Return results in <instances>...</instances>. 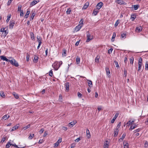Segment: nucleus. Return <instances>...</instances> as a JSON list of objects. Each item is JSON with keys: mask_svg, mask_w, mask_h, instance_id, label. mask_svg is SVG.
Returning a JSON list of instances; mask_svg holds the SVG:
<instances>
[{"mask_svg": "<svg viewBox=\"0 0 148 148\" xmlns=\"http://www.w3.org/2000/svg\"><path fill=\"white\" fill-rule=\"evenodd\" d=\"M86 36L87 38V39L86 42H88L90 40H92L93 38V37L92 36H90V34L89 32H87L86 33Z\"/></svg>", "mask_w": 148, "mask_h": 148, "instance_id": "f257e3e1", "label": "nucleus"}, {"mask_svg": "<svg viewBox=\"0 0 148 148\" xmlns=\"http://www.w3.org/2000/svg\"><path fill=\"white\" fill-rule=\"evenodd\" d=\"M10 62L12 65L15 66L16 67H18L19 65L18 63L14 59L10 60Z\"/></svg>", "mask_w": 148, "mask_h": 148, "instance_id": "f03ea898", "label": "nucleus"}, {"mask_svg": "<svg viewBox=\"0 0 148 148\" xmlns=\"http://www.w3.org/2000/svg\"><path fill=\"white\" fill-rule=\"evenodd\" d=\"M103 5L102 2H100L98 3L96 6V9L98 10L100 9L102 7Z\"/></svg>", "mask_w": 148, "mask_h": 148, "instance_id": "7ed1b4c3", "label": "nucleus"}, {"mask_svg": "<svg viewBox=\"0 0 148 148\" xmlns=\"http://www.w3.org/2000/svg\"><path fill=\"white\" fill-rule=\"evenodd\" d=\"M119 114V112H117L115 115L114 116L113 119L111 121V123H114L115 120L116 119L117 117L118 116Z\"/></svg>", "mask_w": 148, "mask_h": 148, "instance_id": "20e7f679", "label": "nucleus"}, {"mask_svg": "<svg viewBox=\"0 0 148 148\" xmlns=\"http://www.w3.org/2000/svg\"><path fill=\"white\" fill-rule=\"evenodd\" d=\"M14 24L15 23L14 21H10L9 25V28L11 29H12L14 26Z\"/></svg>", "mask_w": 148, "mask_h": 148, "instance_id": "39448f33", "label": "nucleus"}, {"mask_svg": "<svg viewBox=\"0 0 148 148\" xmlns=\"http://www.w3.org/2000/svg\"><path fill=\"white\" fill-rule=\"evenodd\" d=\"M105 69L106 71L107 75L109 77H110V71L108 67H106V68Z\"/></svg>", "mask_w": 148, "mask_h": 148, "instance_id": "423d86ee", "label": "nucleus"}, {"mask_svg": "<svg viewBox=\"0 0 148 148\" xmlns=\"http://www.w3.org/2000/svg\"><path fill=\"white\" fill-rule=\"evenodd\" d=\"M39 0H34L33 1H32L30 4V5L31 6H32L33 5H34L36 3H38L39 2Z\"/></svg>", "mask_w": 148, "mask_h": 148, "instance_id": "0eeeda50", "label": "nucleus"}, {"mask_svg": "<svg viewBox=\"0 0 148 148\" xmlns=\"http://www.w3.org/2000/svg\"><path fill=\"white\" fill-rule=\"evenodd\" d=\"M119 132V130L118 129V128H116L115 129H114V137H116L117 136Z\"/></svg>", "mask_w": 148, "mask_h": 148, "instance_id": "6e6552de", "label": "nucleus"}, {"mask_svg": "<svg viewBox=\"0 0 148 148\" xmlns=\"http://www.w3.org/2000/svg\"><path fill=\"white\" fill-rule=\"evenodd\" d=\"M116 2L120 5L125 4V3L123 1L121 0H116Z\"/></svg>", "mask_w": 148, "mask_h": 148, "instance_id": "1a4fd4ad", "label": "nucleus"}, {"mask_svg": "<svg viewBox=\"0 0 148 148\" xmlns=\"http://www.w3.org/2000/svg\"><path fill=\"white\" fill-rule=\"evenodd\" d=\"M64 87L66 88V90L68 91L69 90V82H66L64 84Z\"/></svg>", "mask_w": 148, "mask_h": 148, "instance_id": "9d476101", "label": "nucleus"}, {"mask_svg": "<svg viewBox=\"0 0 148 148\" xmlns=\"http://www.w3.org/2000/svg\"><path fill=\"white\" fill-rule=\"evenodd\" d=\"M77 123V122L75 121V122L73 121L72 122L70 123L68 125V126L69 127H73L76 123Z\"/></svg>", "mask_w": 148, "mask_h": 148, "instance_id": "9b49d317", "label": "nucleus"}, {"mask_svg": "<svg viewBox=\"0 0 148 148\" xmlns=\"http://www.w3.org/2000/svg\"><path fill=\"white\" fill-rule=\"evenodd\" d=\"M1 59L7 62H9L10 60L8 59L6 57L4 56H1L0 57Z\"/></svg>", "mask_w": 148, "mask_h": 148, "instance_id": "f8f14e48", "label": "nucleus"}, {"mask_svg": "<svg viewBox=\"0 0 148 148\" xmlns=\"http://www.w3.org/2000/svg\"><path fill=\"white\" fill-rule=\"evenodd\" d=\"M142 30V28L141 26L137 27L136 28L135 31L136 32H139Z\"/></svg>", "mask_w": 148, "mask_h": 148, "instance_id": "ddd939ff", "label": "nucleus"}, {"mask_svg": "<svg viewBox=\"0 0 148 148\" xmlns=\"http://www.w3.org/2000/svg\"><path fill=\"white\" fill-rule=\"evenodd\" d=\"M37 41L38 42V44H41L42 43L41 41L42 40V39L41 37L40 36H37Z\"/></svg>", "mask_w": 148, "mask_h": 148, "instance_id": "4468645a", "label": "nucleus"}, {"mask_svg": "<svg viewBox=\"0 0 148 148\" xmlns=\"http://www.w3.org/2000/svg\"><path fill=\"white\" fill-rule=\"evenodd\" d=\"M19 126V124L16 125L15 126L12 127L11 130V131H13L16 129H17L18 128Z\"/></svg>", "mask_w": 148, "mask_h": 148, "instance_id": "2eb2a0df", "label": "nucleus"}, {"mask_svg": "<svg viewBox=\"0 0 148 148\" xmlns=\"http://www.w3.org/2000/svg\"><path fill=\"white\" fill-rule=\"evenodd\" d=\"M62 64V61H60L59 62L57 61H56L54 62V65L56 66V65H55V64H58V65L60 67V66Z\"/></svg>", "mask_w": 148, "mask_h": 148, "instance_id": "dca6fc26", "label": "nucleus"}, {"mask_svg": "<svg viewBox=\"0 0 148 148\" xmlns=\"http://www.w3.org/2000/svg\"><path fill=\"white\" fill-rule=\"evenodd\" d=\"M10 116L9 115H8L7 114H5L2 117V119H4V120H5L7 119H8L10 117Z\"/></svg>", "mask_w": 148, "mask_h": 148, "instance_id": "f3484780", "label": "nucleus"}, {"mask_svg": "<svg viewBox=\"0 0 148 148\" xmlns=\"http://www.w3.org/2000/svg\"><path fill=\"white\" fill-rule=\"evenodd\" d=\"M56 65H54V63L53 64L52 66L53 67V68H54L56 70H58V69L60 68V66H59L58 64H56Z\"/></svg>", "mask_w": 148, "mask_h": 148, "instance_id": "a211bd4d", "label": "nucleus"}, {"mask_svg": "<svg viewBox=\"0 0 148 148\" xmlns=\"http://www.w3.org/2000/svg\"><path fill=\"white\" fill-rule=\"evenodd\" d=\"M108 141L106 140L104 144L103 148H108Z\"/></svg>", "mask_w": 148, "mask_h": 148, "instance_id": "6ab92c4d", "label": "nucleus"}, {"mask_svg": "<svg viewBox=\"0 0 148 148\" xmlns=\"http://www.w3.org/2000/svg\"><path fill=\"white\" fill-rule=\"evenodd\" d=\"M12 95H13V96L16 99H18L19 98V96L18 94L16 93L15 92H13Z\"/></svg>", "mask_w": 148, "mask_h": 148, "instance_id": "aec40b11", "label": "nucleus"}, {"mask_svg": "<svg viewBox=\"0 0 148 148\" xmlns=\"http://www.w3.org/2000/svg\"><path fill=\"white\" fill-rule=\"evenodd\" d=\"M99 10L96 9H95L93 11V14H94V15L96 16L97 15V14L99 12Z\"/></svg>", "mask_w": 148, "mask_h": 148, "instance_id": "412c9836", "label": "nucleus"}, {"mask_svg": "<svg viewBox=\"0 0 148 148\" xmlns=\"http://www.w3.org/2000/svg\"><path fill=\"white\" fill-rule=\"evenodd\" d=\"M86 132L87 137L88 138H89L90 136V134L89 131L88 129L86 130Z\"/></svg>", "mask_w": 148, "mask_h": 148, "instance_id": "4be33fe9", "label": "nucleus"}, {"mask_svg": "<svg viewBox=\"0 0 148 148\" xmlns=\"http://www.w3.org/2000/svg\"><path fill=\"white\" fill-rule=\"evenodd\" d=\"M38 57L37 56H35L33 60V62L34 63H36L38 62Z\"/></svg>", "mask_w": 148, "mask_h": 148, "instance_id": "5701e85b", "label": "nucleus"}, {"mask_svg": "<svg viewBox=\"0 0 148 148\" xmlns=\"http://www.w3.org/2000/svg\"><path fill=\"white\" fill-rule=\"evenodd\" d=\"M30 13V11H27L25 14V15L24 17L25 18H27L28 17Z\"/></svg>", "mask_w": 148, "mask_h": 148, "instance_id": "b1692460", "label": "nucleus"}, {"mask_svg": "<svg viewBox=\"0 0 148 148\" xmlns=\"http://www.w3.org/2000/svg\"><path fill=\"white\" fill-rule=\"evenodd\" d=\"M81 26L78 25L75 27V30L76 31H78L81 29Z\"/></svg>", "mask_w": 148, "mask_h": 148, "instance_id": "393cba45", "label": "nucleus"}, {"mask_svg": "<svg viewBox=\"0 0 148 148\" xmlns=\"http://www.w3.org/2000/svg\"><path fill=\"white\" fill-rule=\"evenodd\" d=\"M30 124H29L28 125L23 127L22 129L24 130H26V129L29 128L30 127Z\"/></svg>", "mask_w": 148, "mask_h": 148, "instance_id": "a878e982", "label": "nucleus"}, {"mask_svg": "<svg viewBox=\"0 0 148 148\" xmlns=\"http://www.w3.org/2000/svg\"><path fill=\"white\" fill-rule=\"evenodd\" d=\"M31 14L32 15L31 16V18L32 20L34 19V16L35 15V13L34 12H32Z\"/></svg>", "mask_w": 148, "mask_h": 148, "instance_id": "bb28decb", "label": "nucleus"}, {"mask_svg": "<svg viewBox=\"0 0 148 148\" xmlns=\"http://www.w3.org/2000/svg\"><path fill=\"white\" fill-rule=\"evenodd\" d=\"M5 32H3L2 33V36L3 37H4L6 36L8 33L6 31H4Z\"/></svg>", "mask_w": 148, "mask_h": 148, "instance_id": "cd10ccee", "label": "nucleus"}, {"mask_svg": "<svg viewBox=\"0 0 148 148\" xmlns=\"http://www.w3.org/2000/svg\"><path fill=\"white\" fill-rule=\"evenodd\" d=\"M1 96L3 98H4L5 97V95L4 92L3 91L1 92L0 93Z\"/></svg>", "mask_w": 148, "mask_h": 148, "instance_id": "c85d7f7f", "label": "nucleus"}, {"mask_svg": "<svg viewBox=\"0 0 148 148\" xmlns=\"http://www.w3.org/2000/svg\"><path fill=\"white\" fill-rule=\"evenodd\" d=\"M145 69L146 70H148V61H146L145 65Z\"/></svg>", "mask_w": 148, "mask_h": 148, "instance_id": "c756f323", "label": "nucleus"}, {"mask_svg": "<svg viewBox=\"0 0 148 148\" xmlns=\"http://www.w3.org/2000/svg\"><path fill=\"white\" fill-rule=\"evenodd\" d=\"M11 145L12 144L10 143V142H8L6 145V147L7 148H9Z\"/></svg>", "mask_w": 148, "mask_h": 148, "instance_id": "7c9ffc66", "label": "nucleus"}, {"mask_svg": "<svg viewBox=\"0 0 148 148\" xmlns=\"http://www.w3.org/2000/svg\"><path fill=\"white\" fill-rule=\"evenodd\" d=\"M66 50L65 49L63 50L62 55L63 56H65L66 55Z\"/></svg>", "mask_w": 148, "mask_h": 148, "instance_id": "2f4dec72", "label": "nucleus"}, {"mask_svg": "<svg viewBox=\"0 0 148 148\" xmlns=\"http://www.w3.org/2000/svg\"><path fill=\"white\" fill-rule=\"evenodd\" d=\"M71 12V10L70 8H69L67 9L66 11V13L67 14H70Z\"/></svg>", "mask_w": 148, "mask_h": 148, "instance_id": "473e14b6", "label": "nucleus"}, {"mask_svg": "<svg viewBox=\"0 0 148 148\" xmlns=\"http://www.w3.org/2000/svg\"><path fill=\"white\" fill-rule=\"evenodd\" d=\"M30 37L33 40L34 39V34L32 32H31L30 33Z\"/></svg>", "mask_w": 148, "mask_h": 148, "instance_id": "72a5a7b5", "label": "nucleus"}, {"mask_svg": "<svg viewBox=\"0 0 148 148\" xmlns=\"http://www.w3.org/2000/svg\"><path fill=\"white\" fill-rule=\"evenodd\" d=\"M132 6L134 7L135 10H136L138 9L139 6L138 5H132Z\"/></svg>", "mask_w": 148, "mask_h": 148, "instance_id": "f704fd0d", "label": "nucleus"}, {"mask_svg": "<svg viewBox=\"0 0 148 148\" xmlns=\"http://www.w3.org/2000/svg\"><path fill=\"white\" fill-rule=\"evenodd\" d=\"M134 59L133 57H131L130 59V62L131 64H133L134 62Z\"/></svg>", "mask_w": 148, "mask_h": 148, "instance_id": "c9c22d12", "label": "nucleus"}, {"mask_svg": "<svg viewBox=\"0 0 148 148\" xmlns=\"http://www.w3.org/2000/svg\"><path fill=\"white\" fill-rule=\"evenodd\" d=\"M129 147V144L127 142H126L125 144L124 145V148H128Z\"/></svg>", "mask_w": 148, "mask_h": 148, "instance_id": "e433bc0d", "label": "nucleus"}, {"mask_svg": "<svg viewBox=\"0 0 148 148\" xmlns=\"http://www.w3.org/2000/svg\"><path fill=\"white\" fill-rule=\"evenodd\" d=\"M88 86L90 87H91L92 86V82L91 81H90V80L89 81V82H88Z\"/></svg>", "mask_w": 148, "mask_h": 148, "instance_id": "4c0bfd02", "label": "nucleus"}, {"mask_svg": "<svg viewBox=\"0 0 148 148\" xmlns=\"http://www.w3.org/2000/svg\"><path fill=\"white\" fill-rule=\"evenodd\" d=\"M143 60L142 58L140 57L138 60V64H142Z\"/></svg>", "mask_w": 148, "mask_h": 148, "instance_id": "58836bf2", "label": "nucleus"}, {"mask_svg": "<svg viewBox=\"0 0 148 148\" xmlns=\"http://www.w3.org/2000/svg\"><path fill=\"white\" fill-rule=\"evenodd\" d=\"M116 35V34L114 32L113 33V36H112V41H114V40H113V39L115 38Z\"/></svg>", "mask_w": 148, "mask_h": 148, "instance_id": "ea45409f", "label": "nucleus"}, {"mask_svg": "<svg viewBox=\"0 0 148 148\" xmlns=\"http://www.w3.org/2000/svg\"><path fill=\"white\" fill-rule=\"evenodd\" d=\"M136 127V125H135L134 126H131L130 128V130H132L135 128Z\"/></svg>", "mask_w": 148, "mask_h": 148, "instance_id": "a19ab883", "label": "nucleus"}, {"mask_svg": "<svg viewBox=\"0 0 148 148\" xmlns=\"http://www.w3.org/2000/svg\"><path fill=\"white\" fill-rule=\"evenodd\" d=\"M99 57L97 56L95 60V62L98 63L99 61Z\"/></svg>", "mask_w": 148, "mask_h": 148, "instance_id": "79ce46f5", "label": "nucleus"}, {"mask_svg": "<svg viewBox=\"0 0 148 148\" xmlns=\"http://www.w3.org/2000/svg\"><path fill=\"white\" fill-rule=\"evenodd\" d=\"M29 55L28 53H27L26 60L27 61H29Z\"/></svg>", "mask_w": 148, "mask_h": 148, "instance_id": "37998d69", "label": "nucleus"}, {"mask_svg": "<svg viewBox=\"0 0 148 148\" xmlns=\"http://www.w3.org/2000/svg\"><path fill=\"white\" fill-rule=\"evenodd\" d=\"M142 64H138V71H140V70L141 69Z\"/></svg>", "mask_w": 148, "mask_h": 148, "instance_id": "c03bdc74", "label": "nucleus"}, {"mask_svg": "<svg viewBox=\"0 0 148 148\" xmlns=\"http://www.w3.org/2000/svg\"><path fill=\"white\" fill-rule=\"evenodd\" d=\"M136 16L134 15H133L131 16V19L132 21H134L136 18Z\"/></svg>", "mask_w": 148, "mask_h": 148, "instance_id": "a18cd8bd", "label": "nucleus"}, {"mask_svg": "<svg viewBox=\"0 0 148 148\" xmlns=\"http://www.w3.org/2000/svg\"><path fill=\"white\" fill-rule=\"evenodd\" d=\"M125 136H126L125 134H123L122 136V137L121 138H120L119 140H123V139L125 138Z\"/></svg>", "mask_w": 148, "mask_h": 148, "instance_id": "49530a36", "label": "nucleus"}, {"mask_svg": "<svg viewBox=\"0 0 148 148\" xmlns=\"http://www.w3.org/2000/svg\"><path fill=\"white\" fill-rule=\"evenodd\" d=\"M114 62L116 66V67H119V64H118V62H117L114 61Z\"/></svg>", "mask_w": 148, "mask_h": 148, "instance_id": "de8ad7c7", "label": "nucleus"}, {"mask_svg": "<svg viewBox=\"0 0 148 148\" xmlns=\"http://www.w3.org/2000/svg\"><path fill=\"white\" fill-rule=\"evenodd\" d=\"M134 122V121H130L127 123V124H129V125H131Z\"/></svg>", "mask_w": 148, "mask_h": 148, "instance_id": "09e8293b", "label": "nucleus"}, {"mask_svg": "<svg viewBox=\"0 0 148 148\" xmlns=\"http://www.w3.org/2000/svg\"><path fill=\"white\" fill-rule=\"evenodd\" d=\"M123 71L124 73V76L125 77L127 75V70L125 69H124V70Z\"/></svg>", "mask_w": 148, "mask_h": 148, "instance_id": "8fccbe9b", "label": "nucleus"}, {"mask_svg": "<svg viewBox=\"0 0 148 148\" xmlns=\"http://www.w3.org/2000/svg\"><path fill=\"white\" fill-rule=\"evenodd\" d=\"M77 95L79 98H81L82 97V95L79 92H78Z\"/></svg>", "mask_w": 148, "mask_h": 148, "instance_id": "3c124183", "label": "nucleus"}, {"mask_svg": "<svg viewBox=\"0 0 148 148\" xmlns=\"http://www.w3.org/2000/svg\"><path fill=\"white\" fill-rule=\"evenodd\" d=\"M126 34H125L123 33L121 34V38H126Z\"/></svg>", "mask_w": 148, "mask_h": 148, "instance_id": "603ef678", "label": "nucleus"}, {"mask_svg": "<svg viewBox=\"0 0 148 148\" xmlns=\"http://www.w3.org/2000/svg\"><path fill=\"white\" fill-rule=\"evenodd\" d=\"M76 62L77 63V64L79 63L80 62V58H79L77 57L76 58Z\"/></svg>", "mask_w": 148, "mask_h": 148, "instance_id": "864d4df0", "label": "nucleus"}, {"mask_svg": "<svg viewBox=\"0 0 148 148\" xmlns=\"http://www.w3.org/2000/svg\"><path fill=\"white\" fill-rule=\"evenodd\" d=\"M88 4H87L86 3V4H85V5H84V7H83V8L84 9H86L88 7Z\"/></svg>", "mask_w": 148, "mask_h": 148, "instance_id": "5fc2aeb1", "label": "nucleus"}, {"mask_svg": "<svg viewBox=\"0 0 148 148\" xmlns=\"http://www.w3.org/2000/svg\"><path fill=\"white\" fill-rule=\"evenodd\" d=\"M119 20H117L116 21V23L115 24V25H114L115 27H116L117 26V25H118V24H119Z\"/></svg>", "mask_w": 148, "mask_h": 148, "instance_id": "6e6d98bb", "label": "nucleus"}, {"mask_svg": "<svg viewBox=\"0 0 148 148\" xmlns=\"http://www.w3.org/2000/svg\"><path fill=\"white\" fill-rule=\"evenodd\" d=\"M53 71H52V70H51L49 72V75L50 76H51L52 77V75H53Z\"/></svg>", "mask_w": 148, "mask_h": 148, "instance_id": "4d7b16f0", "label": "nucleus"}, {"mask_svg": "<svg viewBox=\"0 0 148 148\" xmlns=\"http://www.w3.org/2000/svg\"><path fill=\"white\" fill-rule=\"evenodd\" d=\"M75 143H73L71 144V148H73L75 147Z\"/></svg>", "mask_w": 148, "mask_h": 148, "instance_id": "13d9d810", "label": "nucleus"}, {"mask_svg": "<svg viewBox=\"0 0 148 148\" xmlns=\"http://www.w3.org/2000/svg\"><path fill=\"white\" fill-rule=\"evenodd\" d=\"M11 17V15H10V16H8L7 19L6 20V22L7 23H8L9 21L10 20V18Z\"/></svg>", "mask_w": 148, "mask_h": 148, "instance_id": "bf43d9fd", "label": "nucleus"}, {"mask_svg": "<svg viewBox=\"0 0 148 148\" xmlns=\"http://www.w3.org/2000/svg\"><path fill=\"white\" fill-rule=\"evenodd\" d=\"M84 20L83 19H81L79 22V23L80 24H82L83 23Z\"/></svg>", "mask_w": 148, "mask_h": 148, "instance_id": "052dcab7", "label": "nucleus"}, {"mask_svg": "<svg viewBox=\"0 0 148 148\" xmlns=\"http://www.w3.org/2000/svg\"><path fill=\"white\" fill-rule=\"evenodd\" d=\"M12 0H8V1L7 3L8 5L9 6Z\"/></svg>", "mask_w": 148, "mask_h": 148, "instance_id": "680f3d73", "label": "nucleus"}, {"mask_svg": "<svg viewBox=\"0 0 148 148\" xmlns=\"http://www.w3.org/2000/svg\"><path fill=\"white\" fill-rule=\"evenodd\" d=\"M113 50V49H109L108 51V53L109 54H110L111 53H112Z\"/></svg>", "mask_w": 148, "mask_h": 148, "instance_id": "e2e57ef3", "label": "nucleus"}, {"mask_svg": "<svg viewBox=\"0 0 148 148\" xmlns=\"http://www.w3.org/2000/svg\"><path fill=\"white\" fill-rule=\"evenodd\" d=\"M61 142H62V138H59L56 142H57L58 143V144H59V143H60Z\"/></svg>", "mask_w": 148, "mask_h": 148, "instance_id": "0e129e2a", "label": "nucleus"}, {"mask_svg": "<svg viewBox=\"0 0 148 148\" xmlns=\"http://www.w3.org/2000/svg\"><path fill=\"white\" fill-rule=\"evenodd\" d=\"M140 131V129H136V130H135L134 131V132L135 133H136V132H139Z\"/></svg>", "mask_w": 148, "mask_h": 148, "instance_id": "69168bd1", "label": "nucleus"}, {"mask_svg": "<svg viewBox=\"0 0 148 148\" xmlns=\"http://www.w3.org/2000/svg\"><path fill=\"white\" fill-rule=\"evenodd\" d=\"M5 140V137H3L2 138V140L1 141V142L3 143Z\"/></svg>", "mask_w": 148, "mask_h": 148, "instance_id": "338daca9", "label": "nucleus"}, {"mask_svg": "<svg viewBox=\"0 0 148 148\" xmlns=\"http://www.w3.org/2000/svg\"><path fill=\"white\" fill-rule=\"evenodd\" d=\"M44 130L43 128H42L41 129V130L39 131V132L40 134H42L43 132H44Z\"/></svg>", "mask_w": 148, "mask_h": 148, "instance_id": "774afa93", "label": "nucleus"}]
</instances>
